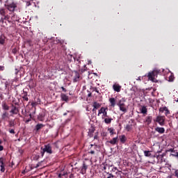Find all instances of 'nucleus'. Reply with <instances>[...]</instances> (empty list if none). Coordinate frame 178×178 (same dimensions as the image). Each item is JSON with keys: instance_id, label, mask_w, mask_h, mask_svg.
I'll list each match as a JSON object with an SVG mask.
<instances>
[{"instance_id": "obj_50", "label": "nucleus", "mask_w": 178, "mask_h": 178, "mask_svg": "<svg viewBox=\"0 0 178 178\" xmlns=\"http://www.w3.org/2000/svg\"><path fill=\"white\" fill-rule=\"evenodd\" d=\"M107 166H108V164H106L105 165H104L103 167L104 170H106Z\"/></svg>"}, {"instance_id": "obj_18", "label": "nucleus", "mask_w": 178, "mask_h": 178, "mask_svg": "<svg viewBox=\"0 0 178 178\" xmlns=\"http://www.w3.org/2000/svg\"><path fill=\"white\" fill-rule=\"evenodd\" d=\"M109 102L111 104V106L113 107H115V106L116 105V100L115 98H110Z\"/></svg>"}, {"instance_id": "obj_23", "label": "nucleus", "mask_w": 178, "mask_h": 178, "mask_svg": "<svg viewBox=\"0 0 178 178\" xmlns=\"http://www.w3.org/2000/svg\"><path fill=\"white\" fill-rule=\"evenodd\" d=\"M106 110H108V108H104V107H102L99 111H98V116L100 115V114L104 113Z\"/></svg>"}, {"instance_id": "obj_4", "label": "nucleus", "mask_w": 178, "mask_h": 178, "mask_svg": "<svg viewBox=\"0 0 178 178\" xmlns=\"http://www.w3.org/2000/svg\"><path fill=\"white\" fill-rule=\"evenodd\" d=\"M154 122H158L161 126H164L165 124V117L157 116Z\"/></svg>"}, {"instance_id": "obj_20", "label": "nucleus", "mask_w": 178, "mask_h": 178, "mask_svg": "<svg viewBox=\"0 0 178 178\" xmlns=\"http://www.w3.org/2000/svg\"><path fill=\"white\" fill-rule=\"evenodd\" d=\"M6 42V37L5 35H2L0 36V44L3 45Z\"/></svg>"}, {"instance_id": "obj_34", "label": "nucleus", "mask_w": 178, "mask_h": 178, "mask_svg": "<svg viewBox=\"0 0 178 178\" xmlns=\"http://www.w3.org/2000/svg\"><path fill=\"white\" fill-rule=\"evenodd\" d=\"M0 167H1V172L4 173V172L6 171V165H0Z\"/></svg>"}, {"instance_id": "obj_40", "label": "nucleus", "mask_w": 178, "mask_h": 178, "mask_svg": "<svg viewBox=\"0 0 178 178\" xmlns=\"http://www.w3.org/2000/svg\"><path fill=\"white\" fill-rule=\"evenodd\" d=\"M8 132H10V134H15V131L14 129H8Z\"/></svg>"}, {"instance_id": "obj_3", "label": "nucleus", "mask_w": 178, "mask_h": 178, "mask_svg": "<svg viewBox=\"0 0 178 178\" xmlns=\"http://www.w3.org/2000/svg\"><path fill=\"white\" fill-rule=\"evenodd\" d=\"M117 105L119 106L120 111H121L124 113L127 112L126 104H124V102H122V100H120Z\"/></svg>"}, {"instance_id": "obj_29", "label": "nucleus", "mask_w": 178, "mask_h": 178, "mask_svg": "<svg viewBox=\"0 0 178 178\" xmlns=\"http://www.w3.org/2000/svg\"><path fill=\"white\" fill-rule=\"evenodd\" d=\"M175 80V76L171 74L169 77H168V81H170V82H172L174 81Z\"/></svg>"}, {"instance_id": "obj_30", "label": "nucleus", "mask_w": 178, "mask_h": 178, "mask_svg": "<svg viewBox=\"0 0 178 178\" xmlns=\"http://www.w3.org/2000/svg\"><path fill=\"white\" fill-rule=\"evenodd\" d=\"M144 155L145 156H150L152 154L150 153V151H144Z\"/></svg>"}, {"instance_id": "obj_56", "label": "nucleus", "mask_w": 178, "mask_h": 178, "mask_svg": "<svg viewBox=\"0 0 178 178\" xmlns=\"http://www.w3.org/2000/svg\"><path fill=\"white\" fill-rule=\"evenodd\" d=\"M169 151L171 152H175V149L170 148V149H169Z\"/></svg>"}, {"instance_id": "obj_9", "label": "nucleus", "mask_w": 178, "mask_h": 178, "mask_svg": "<svg viewBox=\"0 0 178 178\" xmlns=\"http://www.w3.org/2000/svg\"><path fill=\"white\" fill-rule=\"evenodd\" d=\"M140 111L141 113H143L144 115H147V112H148V109H147V106H141V108H140Z\"/></svg>"}, {"instance_id": "obj_16", "label": "nucleus", "mask_w": 178, "mask_h": 178, "mask_svg": "<svg viewBox=\"0 0 178 178\" xmlns=\"http://www.w3.org/2000/svg\"><path fill=\"white\" fill-rule=\"evenodd\" d=\"M45 125L43 124H36V126H35V130H36V131H38L39 130H40Z\"/></svg>"}, {"instance_id": "obj_7", "label": "nucleus", "mask_w": 178, "mask_h": 178, "mask_svg": "<svg viewBox=\"0 0 178 178\" xmlns=\"http://www.w3.org/2000/svg\"><path fill=\"white\" fill-rule=\"evenodd\" d=\"M88 168V165L85 162H83L81 170V175H86Z\"/></svg>"}, {"instance_id": "obj_61", "label": "nucleus", "mask_w": 178, "mask_h": 178, "mask_svg": "<svg viewBox=\"0 0 178 178\" xmlns=\"http://www.w3.org/2000/svg\"><path fill=\"white\" fill-rule=\"evenodd\" d=\"M103 136H106V133H103Z\"/></svg>"}, {"instance_id": "obj_6", "label": "nucleus", "mask_w": 178, "mask_h": 178, "mask_svg": "<svg viewBox=\"0 0 178 178\" xmlns=\"http://www.w3.org/2000/svg\"><path fill=\"white\" fill-rule=\"evenodd\" d=\"M81 80L80 74L77 71H74V76L73 78V83L79 82Z\"/></svg>"}, {"instance_id": "obj_42", "label": "nucleus", "mask_w": 178, "mask_h": 178, "mask_svg": "<svg viewBox=\"0 0 178 178\" xmlns=\"http://www.w3.org/2000/svg\"><path fill=\"white\" fill-rule=\"evenodd\" d=\"M88 154H95V151L93 150V149H91L90 152H88Z\"/></svg>"}, {"instance_id": "obj_47", "label": "nucleus", "mask_w": 178, "mask_h": 178, "mask_svg": "<svg viewBox=\"0 0 178 178\" xmlns=\"http://www.w3.org/2000/svg\"><path fill=\"white\" fill-rule=\"evenodd\" d=\"M37 104H38L36 102H32V104H31L32 106H33V107H35L37 106Z\"/></svg>"}, {"instance_id": "obj_49", "label": "nucleus", "mask_w": 178, "mask_h": 178, "mask_svg": "<svg viewBox=\"0 0 178 178\" xmlns=\"http://www.w3.org/2000/svg\"><path fill=\"white\" fill-rule=\"evenodd\" d=\"M74 61H79V58L76 57H73Z\"/></svg>"}, {"instance_id": "obj_48", "label": "nucleus", "mask_w": 178, "mask_h": 178, "mask_svg": "<svg viewBox=\"0 0 178 178\" xmlns=\"http://www.w3.org/2000/svg\"><path fill=\"white\" fill-rule=\"evenodd\" d=\"M5 70L4 66H0V71H3Z\"/></svg>"}, {"instance_id": "obj_36", "label": "nucleus", "mask_w": 178, "mask_h": 178, "mask_svg": "<svg viewBox=\"0 0 178 178\" xmlns=\"http://www.w3.org/2000/svg\"><path fill=\"white\" fill-rule=\"evenodd\" d=\"M0 14H1V15H3V16H5V15H6V11H5V10H4V9H1V10H0Z\"/></svg>"}, {"instance_id": "obj_27", "label": "nucleus", "mask_w": 178, "mask_h": 178, "mask_svg": "<svg viewBox=\"0 0 178 178\" xmlns=\"http://www.w3.org/2000/svg\"><path fill=\"white\" fill-rule=\"evenodd\" d=\"M15 121L10 120V122H8V127H15Z\"/></svg>"}, {"instance_id": "obj_46", "label": "nucleus", "mask_w": 178, "mask_h": 178, "mask_svg": "<svg viewBox=\"0 0 178 178\" xmlns=\"http://www.w3.org/2000/svg\"><path fill=\"white\" fill-rule=\"evenodd\" d=\"M116 170H118V168L117 167H113V169H112V172H116Z\"/></svg>"}, {"instance_id": "obj_25", "label": "nucleus", "mask_w": 178, "mask_h": 178, "mask_svg": "<svg viewBox=\"0 0 178 178\" xmlns=\"http://www.w3.org/2000/svg\"><path fill=\"white\" fill-rule=\"evenodd\" d=\"M132 128H133V125L132 124H127L126 127H125V129L127 131H131Z\"/></svg>"}, {"instance_id": "obj_21", "label": "nucleus", "mask_w": 178, "mask_h": 178, "mask_svg": "<svg viewBox=\"0 0 178 178\" xmlns=\"http://www.w3.org/2000/svg\"><path fill=\"white\" fill-rule=\"evenodd\" d=\"M2 108L5 111H8L10 109V106L6 102L2 103Z\"/></svg>"}, {"instance_id": "obj_37", "label": "nucleus", "mask_w": 178, "mask_h": 178, "mask_svg": "<svg viewBox=\"0 0 178 178\" xmlns=\"http://www.w3.org/2000/svg\"><path fill=\"white\" fill-rule=\"evenodd\" d=\"M22 99H24V101H29V97H27V94L24 95V97H22Z\"/></svg>"}, {"instance_id": "obj_44", "label": "nucleus", "mask_w": 178, "mask_h": 178, "mask_svg": "<svg viewBox=\"0 0 178 178\" xmlns=\"http://www.w3.org/2000/svg\"><path fill=\"white\" fill-rule=\"evenodd\" d=\"M35 110L33 111V113L29 114V116L31 117V118H33V114H35Z\"/></svg>"}, {"instance_id": "obj_17", "label": "nucleus", "mask_w": 178, "mask_h": 178, "mask_svg": "<svg viewBox=\"0 0 178 178\" xmlns=\"http://www.w3.org/2000/svg\"><path fill=\"white\" fill-rule=\"evenodd\" d=\"M45 114L44 113H39V115H38V119L40 121L44 120Z\"/></svg>"}, {"instance_id": "obj_54", "label": "nucleus", "mask_w": 178, "mask_h": 178, "mask_svg": "<svg viewBox=\"0 0 178 178\" xmlns=\"http://www.w3.org/2000/svg\"><path fill=\"white\" fill-rule=\"evenodd\" d=\"M15 15H14V16L11 17V19L14 21H17V19H15Z\"/></svg>"}, {"instance_id": "obj_57", "label": "nucleus", "mask_w": 178, "mask_h": 178, "mask_svg": "<svg viewBox=\"0 0 178 178\" xmlns=\"http://www.w3.org/2000/svg\"><path fill=\"white\" fill-rule=\"evenodd\" d=\"M98 138H99V137H98V135H95V136H94V139L97 140V139H98Z\"/></svg>"}, {"instance_id": "obj_62", "label": "nucleus", "mask_w": 178, "mask_h": 178, "mask_svg": "<svg viewBox=\"0 0 178 178\" xmlns=\"http://www.w3.org/2000/svg\"><path fill=\"white\" fill-rule=\"evenodd\" d=\"M91 95H92L91 93H89V94L88 95V97H90Z\"/></svg>"}, {"instance_id": "obj_10", "label": "nucleus", "mask_w": 178, "mask_h": 178, "mask_svg": "<svg viewBox=\"0 0 178 178\" xmlns=\"http://www.w3.org/2000/svg\"><path fill=\"white\" fill-rule=\"evenodd\" d=\"M108 143H111V145H114L115 144L118 143V136L115 138H113L112 140L107 141Z\"/></svg>"}, {"instance_id": "obj_39", "label": "nucleus", "mask_w": 178, "mask_h": 178, "mask_svg": "<svg viewBox=\"0 0 178 178\" xmlns=\"http://www.w3.org/2000/svg\"><path fill=\"white\" fill-rule=\"evenodd\" d=\"M17 51H18V50H17V48H14V49H13V54H17Z\"/></svg>"}, {"instance_id": "obj_2", "label": "nucleus", "mask_w": 178, "mask_h": 178, "mask_svg": "<svg viewBox=\"0 0 178 178\" xmlns=\"http://www.w3.org/2000/svg\"><path fill=\"white\" fill-rule=\"evenodd\" d=\"M159 74V72L157 70L152 71L151 72H148L147 76L149 81L152 82H155V77H157Z\"/></svg>"}, {"instance_id": "obj_1", "label": "nucleus", "mask_w": 178, "mask_h": 178, "mask_svg": "<svg viewBox=\"0 0 178 178\" xmlns=\"http://www.w3.org/2000/svg\"><path fill=\"white\" fill-rule=\"evenodd\" d=\"M45 152L48 153L49 154H53L52 145L51 144L49 143L44 145V147H40V154H42V156H44Z\"/></svg>"}, {"instance_id": "obj_52", "label": "nucleus", "mask_w": 178, "mask_h": 178, "mask_svg": "<svg viewBox=\"0 0 178 178\" xmlns=\"http://www.w3.org/2000/svg\"><path fill=\"white\" fill-rule=\"evenodd\" d=\"M31 5L30 1H26V6H30Z\"/></svg>"}, {"instance_id": "obj_24", "label": "nucleus", "mask_w": 178, "mask_h": 178, "mask_svg": "<svg viewBox=\"0 0 178 178\" xmlns=\"http://www.w3.org/2000/svg\"><path fill=\"white\" fill-rule=\"evenodd\" d=\"M108 131H109L110 136H113V134H116V132L115 131V129L112 127L108 128Z\"/></svg>"}, {"instance_id": "obj_8", "label": "nucleus", "mask_w": 178, "mask_h": 178, "mask_svg": "<svg viewBox=\"0 0 178 178\" xmlns=\"http://www.w3.org/2000/svg\"><path fill=\"white\" fill-rule=\"evenodd\" d=\"M95 131V128H94L93 127H91L88 129V136H89V138L93 137Z\"/></svg>"}, {"instance_id": "obj_59", "label": "nucleus", "mask_w": 178, "mask_h": 178, "mask_svg": "<svg viewBox=\"0 0 178 178\" xmlns=\"http://www.w3.org/2000/svg\"><path fill=\"white\" fill-rule=\"evenodd\" d=\"M92 112H96V111H97V108H95V107H93V108H92Z\"/></svg>"}, {"instance_id": "obj_63", "label": "nucleus", "mask_w": 178, "mask_h": 178, "mask_svg": "<svg viewBox=\"0 0 178 178\" xmlns=\"http://www.w3.org/2000/svg\"><path fill=\"white\" fill-rule=\"evenodd\" d=\"M137 80L141 81L140 77H138Z\"/></svg>"}, {"instance_id": "obj_13", "label": "nucleus", "mask_w": 178, "mask_h": 178, "mask_svg": "<svg viewBox=\"0 0 178 178\" xmlns=\"http://www.w3.org/2000/svg\"><path fill=\"white\" fill-rule=\"evenodd\" d=\"M60 98L62 101H64L65 102H69V97L65 94H60Z\"/></svg>"}, {"instance_id": "obj_28", "label": "nucleus", "mask_w": 178, "mask_h": 178, "mask_svg": "<svg viewBox=\"0 0 178 178\" xmlns=\"http://www.w3.org/2000/svg\"><path fill=\"white\" fill-rule=\"evenodd\" d=\"M9 115V113L6 111H5L3 115H2V118L4 120L6 119V118H8Z\"/></svg>"}, {"instance_id": "obj_26", "label": "nucleus", "mask_w": 178, "mask_h": 178, "mask_svg": "<svg viewBox=\"0 0 178 178\" xmlns=\"http://www.w3.org/2000/svg\"><path fill=\"white\" fill-rule=\"evenodd\" d=\"M113 120V118H105L104 119V122L106 123V124H111V122Z\"/></svg>"}, {"instance_id": "obj_31", "label": "nucleus", "mask_w": 178, "mask_h": 178, "mask_svg": "<svg viewBox=\"0 0 178 178\" xmlns=\"http://www.w3.org/2000/svg\"><path fill=\"white\" fill-rule=\"evenodd\" d=\"M0 165H6V163H4V159L3 157H0Z\"/></svg>"}, {"instance_id": "obj_55", "label": "nucleus", "mask_w": 178, "mask_h": 178, "mask_svg": "<svg viewBox=\"0 0 178 178\" xmlns=\"http://www.w3.org/2000/svg\"><path fill=\"white\" fill-rule=\"evenodd\" d=\"M4 149L3 146L0 145V151H3Z\"/></svg>"}, {"instance_id": "obj_32", "label": "nucleus", "mask_w": 178, "mask_h": 178, "mask_svg": "<svg viewBox=\"0 0 178 178\" xmlns=\"http://www.w3.org/2000/svg\"><path fill=\"white\" fill-rule=\"evenodd\" d=\"M166 109H167V107H166V106L161 107V108H159V112H161V113H164V111H165Z\"/></svg>"}, {"instance_id": "obj_53", "label": "nucleus", "mask_w": 178, "mask_h": 178, "mask_svg": "<svg viewBox=\"0 0 178 178\" xmlns=\"http://www.w3.org/2000/svg\"><path fill=\"white\" fill-rule=\"evenodd\" d=\"M40 164H41V162L38 163V164H36V166H35V168H37L40 167Z\"/></svg>"}, {"instance_id": "obj_58", "label": "nucleus", "mask_w": 178, "mask_h": 178, "mask_svg": "<svg viewBox=\"0 0 178 178\" xmlns=\"http://www.w3.org/2000/svg\"><path fill=\"white\" fill-rule=\"evenodd\" d=\"M172 155L178 158V152H176L175 154H172Z\"/></svg>"}, {"instance_id": "obj_5", "label": "nucleus", "mask_w": 178, "mask_h": 178, "mask_svg": "<svg viewBox=\"0 0 178 178\" xmlns=\"http://www.w3.org/2000/svg\"><path fill=\"white\" fill-rule=\"evenodd\" d=\"M6 7L8 10V11L13 13L15 8L17 7V6L15 3L13 2L6 6Z\"/></svg>"}, {"instance_id": "obj_51", "label": "nucleus", "mask_w": 178, "mask_h": 178, "mask_svg": "<svg viewBox=\"0 0 178 178\" xmlns=\"http://www.w3.org/2000/svg\"><path fill=\"white\" fill-rule=\"evenodd\" d=\"M60 88L62 89V91H63L64 92H67V90L64 87H61Z\"/></svg>"}, {"instance_id": "obj_38", "label": "nucleus", "mask_w": 178, "mask_h": 178, "mask_svg": "<svg viewBox=\"0 0 178 178\" xmlns=\"http://www.w3.org/2000/svg\"><path fill=\"white\" fill-rule=\"evenodd\" d=\"M104 117L108 118V113L106 110L102 113Z\"/></svg>"}, {"instance_id": "obj_11", "label": "nucleus", "mask_w": 178, "mask_h": 178, "mask_svg": "<svg viewBox=\"0 0 178 178\" xmlns=\"http://www.w3.org/2000/svg\"><path fill=\"white\" fill-rule=\"evenodd\" d=\"M154 130H155L156 131H157L158 133H159V134H164L165 131V128H163V127H156V128L154 129Z\"/></svg>"}, {"instance_id": "obj_35", "label": "nucleus", "mask_w": 178, "mask_h": 178, "mask_svg": "<svg viewBox=\"0 0 178 178\" xmlns=\"http://www.w3.org/2000/svg\"><path fill=\"white\" fill-rule=\"evenodd\" d=\"M170 110H169L168 108H166V109H165V115L166 116H168V115H170Z\"/></svg>"}, {"instance_id": "obj_22", "label": "nucleus", "mask_w": 178, "mask_h": 178, "mask_svg": "<svg viewBox=\"0 0 178 178\" xmlns=\"http://www.w3.org/2000/svg\"><path fill=\"white\" fill-rule=\"evenodd\" d=\"M120 142L122 143H125V142L127 141V137L125 135H122L121 136H120Z\"/></svg>"}, {"instance_id": "obj_15", "label": "nucleus", "mask_w": 178, "mask_h": 178, "mask_svg": "<svg viewBox=\"0 0 178 178\" xmlns=\"http://www.w3.org/2000/svg\"><path fill=\"white\" fill-rule=\"evenodd\" d=\"M152 116H147L145 118V122L148 125H149L152 122Z\"/></svg>"}, {"instance_id": "obj_60", "label": "nucleus", "mask_w": 178, "mask_h": 178, "mask_svg": "<svg viewBox=\"0 0 178 178\" xmlns=\"http://www.w3.org/2000/svg\"><path fill=\"white\" fill-rule=\"evenodd\" d=\"M58 178H60V177H62V175H61V174H58Z\"/></svg>"}, {"instance_id": "obj_14", "label": "nucleus", "mask_w": 178, "mask_h": 178, "mask_svg": "<svg viewBox=\"0 0 178 178\" xmlns=\"http://www.w3.org/2000/svg\"><path fill=\"white\" fill-rule=\"evenodd\" d=\"M18 112H19V111H18L17 108L13 105V109H11V111H10V113H11L14 115H17L18 113Z\"/></svg>"}, {"instance_id": "obj_19", "label": "nucleus", "mask_w": 178, "mask_h": 178, "mask_svg": "<svg viewBox=\"0 0 178 178\" xmlns=\"http://www.w3.org/2000/svg\"><path fill=\"white\" fill-rule=\"evenodd\" d=\"M93 108L95 109H98L102 106V104L99 103H97V102H94L92 104Z\"/></svg>"}, {"instance_id": "obj_41", "label": "nucleus", "mask_w": 178, "mask_h": 178, "mask_svg": "<svg viewBox=\"0 0 178 178\" xmlns=\"http://www.w3.org/2000/svg\"><path fill=\"white\" fill-rule=\"evenodd\" d=\"M92 147H94V149H97V145L90 144V149H92Z\"/></svg>"}, {"instance_id": "obj_12", "label": "nucleus", "mask_w": 178, "mask_h": 178, "mask_svg": "<svg viewBox=\"0 0 178 178\" xmlns=\"http://www.w3.org/2000/svg\"><path fill=\"white\" fill-rule=\"evenodd\" d=\"M121 86L118 84H114L113 86V88L114 90V91L115 92H120L121 91Z\"/></svg>"}, {"instance_id": "obj_64", "label": "nucleus", "mask_w": 178, "mask_h": 178, "mask_svg": "<svg viewBox=\"0 0 178 178\" xmlns=\"http://www.w3.org/2000/svg\"><path fill=\"white\" fill-rule=\"evenodd\" d=\"M72 176H73V175H70V178H72Z\"/></svg>"}, {"instance_id": "obj_43", "label": "nucleus", "mask_w": 178, "mask_h": 178, "mask_svg": "<svg viewBox=\"0 0 178 178\" xmlns=\"http://www.w3.org/2000/svg\"><path fill=\"white\" fill-rule=\"evenodd\" d=\"M86 71V70L85 68H83V69L80 70L79 72H80V74H82V73L85 72Z\"/></svg>"}, {"instance_id": "obj_33", "label": "nucleus", "mask_w": 178, "mask_h": 178, "mask_svg": "<svg viewBox=\"0 0 178 178\" xmlns=\"http://www.w3.org/2000/svg\"><path fill=\"white\" fill-rule=\"evenodd\" d=\"M107 175H108V177L106 178H117L116 176L113 175L111 173H107Z\"/></svg>"}, {"instance_id": "obj_45", "label": "nucleus", "mask_w": 178, "mask_h": 178, "mask_svg": "<svg viewBox=\"0 0 178 178\" xmlns=\"http://www.w3.org/2000/svg\"><path fill=\"white\" fill-rule=\"evenodd\" d=\"M175 177H177V178H178V170H176L175 171Z\"/></svg>"}]
</instances>
